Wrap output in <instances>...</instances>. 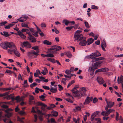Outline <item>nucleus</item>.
<instances>
[{"label":"nucleus","instance_id":"f257e3e1","mask_svg":"<svg viewBox=\"0 0 123 123\" xmlns=\"http://www.w3.org/2000/svg\"><path fill=\"white\" fill-rule=\"evenodd\" d=\"M101 55V54L98 51H97L91 54L90 55L86 56V57L88 58L92 59V61L90 62L92 64V62H94L96 61L104 59V58L103 57L95 58L96 57Z\"/></svg>","mask_w":123,"mask_h":123},{"label":"nucleus","instance_id":"f03ea898","mask_svg":"<svg viewBox=\"0 0 123 123\" xmlns=\"http://www.w3.org/2000/svg\"><path fill=\"white\" fill-rule=\"evenodd\" d=\"M29 96L30 101L29 102V103L30 104H35V105L36 106H42V107H41V108L43 110L44 109L43 108V107H47V105L43 104L41 102H38L37 103H36L35 101H32L34 99V98L33 96L32 95H30Z\"/></svg>","mask_w":123,"mask_h":123},{"label":"nucleus","instance_id":"7ed1b4c3","mask_svg":"<svg viewBox=\"0 0 123 123\" xmlns=\"http://www.w3.org/2000/svg\"><path fill=\"white\" fill-rule=\"evenodd\" d=\"M1 107L6 109L5 111L6 113V114L5 115V116L7 118L9 119L10 117L12 116V113L10 112L9 111H12V109H11L8 108V106L5 105H2L1 106Z\"/></svg>","mask_w":123,"mask_h":123},{"label":"nucleus","instance_id":"20e7f679","mask_svg":"<svg viewBox=\"0 0 123 123\" xmlns=\"http://www.w3.org/2000/svg\"><path fill=\"white\" fill-rule=\"evenodd\" d=\"M95 62L92 64V66L91 67H89V71L92 72L93 73L95 69H97L98 67L100 66V65L102 62L99 61Z\"/></svg>","mask_w":123,"mask_h":123},{"label":"nucleus","instance_id":"39448f33","mask_svg":"<svg viewBox=\"0 0 123 123\" xmlns=\"http://www.w3.org/2000/svg\"><path fill=\"white\" fill-rule=\"evenodd\" d=\"M2 111H0V121L3 120L5 123H13L10 119L6 118V117H5V115L2 117Z\"/></svg>","mask_w":123,"mask_h":123},{"label":"nucleus","instance_id":"423d86ee","mask_svg":"<svg viewBox=\"0 0 123 123\" xmlns=\"http://www.w3.org/2000/svg\"><path fill=\"white\" fill-rule=\"evenodd\" d=\"M82 32V31L80 30H77L76 31L74 35V37L75 38L74 41L77 40V41H79V38L80 37H82V34L80 33Z\"/></svg>","mask_w":123,"mask_h":123},{"label":"nucleus","instance_id":"0eeeda50","mask_svg":"<svg viewBox=\"0 0 123 123\" xmlns=\"http://www.w3.org/2000/svg\"><path fill=\"white\" fill-rule=\"evenodd\" d=\"M86 38L83 36L80 37L79 41H80L79 44L82 46H85L86 44L87 41H86Z\"/></svg>","mask_w":123,"mask_h":123},{"label":"nucleus","instance_id":"6e6552de","mask_svg":"<svg viewBox=\"0 0 123 123\" xmlns=\"http://www.w3.org/2000/svg\"><path fill=\"white\" fill-rule=\"evenodd\" d=\"M61 49V48L60 46H58L54 45L52 46V47L49 49H48V50L50 52H51V51H50L53 50L52 51H53V50H54V53H55L57 51H59Z\"/></svg>","mask_w":123,"mask_h":123},{"label":"nucleus","instance_id":"1a4fd4ad","mask_svg":"<svg viewBox=\"0 0 123 123\" xmlns=\"http://www.w3.org/2000/svg\"><path fill=\"white\" fill-rule=\"evenodd\" d=\"M115 110L113 109H109L107 111H103L101 113V114L104 116H108L111 112H114Z\"/></svg>","mask_w":123,"mask_h":123},{"label":"nucleus","instance_id":"9d476101","mask_svg":"<svg viewBox=\"0 0 123 123\" xmlns=\"http://www.w3.org/2000/svg\"><path fill=\"white\" fill-rule=\"evenodd\" d=\"M72 92L73 94V96H74L78 98L81 97V95L79 93V91L76 89L73 88L72 90Z\"/></svg>","mask_w":123,"mask_h":123},{"label":"nucleus","instance_id":"9b49d317","mask_svg":"<svg viewBox=\"0 0 123 123\" xmlns=\"http://www.w3.org/2000/svg\"><path fill=\"white\" fill-rule=\"evenodd\" d=\"M38 52V51H37V52H36L35 51L33 50L31 51V52H29L28 53V55L29 57H32V55L33 54L35 56H34V57H37V56L39 55Z\"/></svg>","mask_w":123,"mask_h":123},{"label":"nucleus","instance_id":"f8f14e48","mask_svg":"<svg viewBox=\"0 0 123 123\" xmlns=\"http://www.w3.org/2000/svg\"><path fill=\"white\" fill-rule=\"evenodd\" d=\"M22 46L23 47H25L26 48H30L31 47V45L29 42H24L22 44Z\"/></svg>","mask_w":123,"mask_h":123},{"label":"nucleus","instance_id":"ddd939ff","mask_svg":"<svg viewBox=\"0 0 123 123\" xmlns=\"http://www.w3.org/2000/svg\"><path fill=\"white\" fill-rule=\"evenodd\" d=\"M114 102L111 101H109L107 103V105L106 106L105 110L107 111L109 107L111 108L114 105Z\"/></svg>","mask_w":123,"mask_h":123},{"label":"nucleus","instance_id":"4468645a","mask_svg":"<svg viewBox=\"0 0 123 123\" xmlns=\"http://www.w3.org/2000/svg\"><path fill=\"white\" fill-rule=\"evenodd\" d=\"M92 97L90 98L88 96L87 97L83 103L84 104L87 105L89 104L91 101H92Z\"/></svg>","mask_w":123,"mask_h":123},{"label":"nucleus","instance_id":"2eb2a0df","mask_svg":"<svg viewBox=\"0 0 123 123\" xmlns=\"http://www.w3.org/2000/svg\"><path fill=\"white\" fill-rule=\"evenodd\" d=\"M7 42L2 43L0 44V46L2 48L6 50L8 49L7 47Z\"/></svg>","mask_w":123,"mask_h":123},{"label":"nucleus","instance_id":"dca6fc26","mask_svg":"<svg viewBox=\"0 0 123 123\" xmlns=\"http://www.w3.org/2000/svg\"><path fill=\"white\" fill-rule=\"evenodd\" d=\"M7 47L10 49L12 48L13 47H15L16 46L15 44L12 42H7Z\"/></svg>","mask_w":123,"mask_h":123},{"label":"nucleus","instance_id":"f3484780","mask_svg":"<svg viewBox=\"0 0 123 123\" xmlns=\"http://www.w3.org/2000/svg\"><path fill=\"white\" fill-rule=\"evenodd\" d=\"M57 86V85H54V87H53L51 86V89H50V91L53 93H55L57 91L56 88V86Z\"/></svg>","mask_w":123,"mask_h":123},{"label":"nucleus","instance_id":"a211bd4d","mask_svg":"<svg viewBox=\"0 0 123 123\" xmlns=\"http://www.w3.org/2000/svg\"><path fill=\"white\" fill-rule=\"evenodd\" d=\"M86 92V90L85 88L83 87L81 88L80 90V93L81 95V97L82 96H83L85 94Z\"/></svg>","mask_w":123,"mask_h":123},{"label":"nucleus","instance_id":"6ab92c4d","mask_svg":"<svg viewBox=\"0 0 123 123\" xmlns=\"http://www.w3.org/2000/svg\"><path fill=\"white\" fill-rule=\"evenodd\" d=\"M14 96L13 95L11 97V99L12 101H14V100H17V102H19L20 101V96H17L15 98H14Z\"/></svg>","mask_w":123,"mask_h":123},{"label":"nucleus","instance_id":"aec40b11","mask_svg":"<svg viewBox=\"0 0 123 123\" xmlns=\"http://www.w3.org/2000/svg\"><path fill=\"white\" fill-rule=\"evenodd\" d=\"M97 80L100 84H102L104 82V80L101 77H98L97 79Z\"/></svg>","mask_w":123,"mask_h":123},{"label":"nucleus","instance_id":"412c9836","mask_svg":"<svg viewBox=\"0 0 123 123\" xmlns=\"http://www.w3.org/2000/svg\"><path fill=\"white\" fill-rule=\"evenodd\" d=\"M28 38L32 43H34L36 41V38L32 35H30V37H28Z\"/></svg>","mask_w":123,"mask_h":123},{"label":"nucleus","instance_id":"4be33fe9","mask_svg":"<svg viewBox=\"0 0 123 123\" xmlns=\"http://www.w3.org/2000/svg\"><path fill=\"white\" fill-rule=\"evenodd\" d=\"M18 33L16 34V35H18L19 36L22 38L25 39V36L20 31H18Z\"/></svg>","mask_w":123,"mask_h":123},{"label":"nucleus","instance_id":"5701e85b","mask_svg":"<svg viewBox=\"0 0 123 123\" xmlns=\"http://www.w3.org/2000/svg\"><path fill=\"white\" fill-rule=\"evenodd\" d=\"M99 112H100L99 111H97L93 113L91 116V121H92L93 119V118H92V117H96V115H98Z\"/></svg>","mask_w":123,"mask_h":123},{"label":"nucleus","instance_id":"b1692460","mask_svg":"<svg viewBox=\"0 0 123 123\" xmlns=\"http://www.w3.org/2000/svg\"><path fill=\"white\" fill-rule=\"evenodd\" d=\"M94 41L93 39L92 38H90L88 39L87 40V45H89L92 43Z\"/></svg>","mask_w":123,"mask_h":123},{"label":"nucleus","instance_id":"393cba45","mask_svg":"<svg viewBox=\"0 0 123 123\" xmlns=\"http://www.w3.org/2000/svg\"><path fill=\"white\" fill-rule=\"evenodd\" d=\"M65 54L69 58H71L72 56V54L71 52L69 51L65 52Z\"/></svg>","mask_w":123,"mask_h":123},{"label":"nucleus","instance_id":"a878e982","mask_svg":"<svg viewBox=\"0 0 123 123\" xmlns=\"http://www.w3.org/2000/svg\"><path fill=\"white\" fill-rule=\"evenodd\" d=\"M14 95L13 94H11L9 95H7L6 97H4V98H6L7 100H9L11 98V96H12Z\"/></svg>","mask_w":123,"mask_h":123},{"label":"nucleus","instance_id":"bb28decb","mask_svg":"<svg viewBox=\"0 0 123 123\" xmlns=\"http://www.w3.org/2000/svg\"><path fill=\"white\" fill-rule=\"evenodd\" d=\"M43 68L44 70L41 72V73L44 75H45L47 73H48V71L46 68L44 67Z\"/></svg>","mask_w":123,"mask_h":123},{"label":"nucleus","instance_id":"cd10ccee","mask_svg":"<svg viewBox=\"0 0 123 123\" xmlns=\"http://www.w3.org/2000/svg\"><path fill=\"white\" fill-rule=\"evenodd\" d=\"M29 23L28 22H27L26 23H22L21 24V25L22 27H25L27 28H29L27 24Z\"/></svg>","mask_w":123,"mask_h":123},{"label":"nucleus","instance_id":"c85d7f7f","mask_svg":"<svg viewBox=\"0 0 123 123\" xmlns=\"http://www.w3.org/2000/svg\"><path fill=\"white\" fill-rule=\"evenodd\" d=\"M32 49H33L34 50H36V52H37V51H38V53L39 52V50L38 48V47L37 46H35L33 47L32 48Z\"/></svg>","mask_w":123,"mask_h":123},{"label":"nucleus","instance_id":"c756f323","mask_svg":"<svg viewBox=\"0 0 123 123\" xmlns=\"http://www.w3.org/2000/svg\"><path fill=\"white\" fill-rule=\"evenodd\" d=\"M43 43L44 44L47 45H51L52 44L51 42H49L47 40H44L43 42Z\"/></svg>","mask_w":123,"mask_h":123},{"label":"nucleus","instance_id":"7c9ffc66","mask_svg":"<svg viewBox=\"0 0 123 123\" xmlns=\"http://www.w3.org/2000/svg\"><path fill=\"white\" fill-rule=\"evenodd\" d=\"M14 25V24H9L8 25L4 27L5 29H9L12 26Z\"/></svg>","mask_w":123,"mask_h":123},{"label":"nucleus","instance_id":"2f4dec72","mask_svg":"<svg viewBox=\"0 0 123 123\" xmlns=\"http://www.w3.org/2000/svg\"><path fill=\"white\" fill-rule=\"evenodd\" d=\"M14 53L15 55L19 57L20 55L19 53L17 50V48L14 50Z\"/></svg>","mask_w":123,"mask_h":123},{"label":"nucleus","instance_id":"473e14b6","mask_svg":"<svg viewBox=\"0 0 123 123\" xmlns=\"http://www.w3.org/2000/svg\"><path fill=\"white\" fill-rule=\"evenodd\" d=\"M95 117H92V118H93V119L92 121H91L92 122H94V120H95L96 121H97L98 122H101V119L99 118H95Z\"/></svg>","mask_w":123,"mask_h":123},{"label":"nucleus","instance_id":"72a5a7b5","mask_svg":"<svg viewBox=\"0 0 123 123\" xmlns=\"http://www.w3.org/2000/svg\"><path fill=\"white\" fill-rule=\"evenodd\" d=\"M3 36L6 37H7L10 35V34H9L8 32H7L4 31L3 32Z\"/></svg>","mask_w":123,"mask_h":123},{"label":"nucleus","instance_id":"f704fd0d","mask_svg":"<svg viewBox=\"0 0 123 123\" xmlns=\"http://www.w3.org/2000/svg\"><path fill=\"white\" fill-rule=\"evenodd\" d=\"M17 20L19 21L20 22H23L24 21H25L26 20L25 19V20L24 18H23V17H21L19 18Z\"/></svg>","mask_w":123,"mask_h":123},{"label":"nucleus","instance_id":"c9c22d12","mask_svg":"<svg viewBox=\"0 0 123 123\" xmlns=\"http://www.w3.org/2000/svg\"><path fill=\"white\" fill-rule=\"evenodd\" d=\"M40 99L43 101H44L46 100L45 99H44L46 98V96L43 95H42L39 96Z\"/></svg>","mask_w":123,"mask_h":123},{"label":"nucleus","instance_id":"e433bc0d","mask_svg":"<svg viewBox=\"0 0 123 123\" xmlns=\"http://www.w3.org/2000/svg\"><path fill=\"white\" fill-rule=\"evenodd\" d=\"M24 84L25 85H23L24 86V87H26L29 86V85L27 84V80H25L24 81Z\"/></svg>","mask_w":123,"mask_h":123},{"label":"nucleus","instance_id":"4c0bfd02","mask_svg":"<svg viewBox=\"0 0 123 123\" xmlns=\"http://www.w3.org/2000/svg\"><path fill=\"white\" fill-rule=\"evenodd\" d=\"M91 8L92 9H98V6H95V5L91 6Z\"/></svg>","mask_w":123,"mask_h":123},{"label":"nucleus","instance_id":"58836bf2","mask_svg":"<svg viewBox=\"0 0 123 123\" xmlns=\"http://www.w3.org/2000/svg\"><path fill=\"white\" fill-rule=\"evenodd\" d=\"M62 22L66 25H68V20L66 19H64L62 21Z\"/></svg>","mask_w":123,"mask_h":123},{"label":"nucleus","instance_id":"ea45409f","mask_svg":"<svg viewBox=\"0 0 123 123\" xmlns=\"http://www.w3.org/2000/svg\"><path fill=\"white\" fill-rule=\"evenodd\" d=\"M67 80L65 78H63L62 79L61 82L63 83L64 85H65L66 83V81Z\"/></svg>","mask_w":123,"mask_h":123},{"label":"nucleus","instance_id":"a19ab883","mask_svg":"<svg viewBox=\"0 0 123 123\" xmlns=\"http://www.w3.org/2000/svg\"><path fill=\"white\" fill-rule=\"evenodd\" d=\"M84 24L86 27L87 28H90V26L89 24L87 22L85 21L84 22Z\"/></svg>","mask_w":123,"mask_h":123},{"label":"nucleus","instance_id":"79ce46f5","mask_svg":"<svg viewBox=\"0 0 123 123\" xmlns=\"http://www.w3.org/2000/svg\"><path fill=\"white\" fill-rule=\"evenodd\" d=\"M37 85V84L35 82H34L31 84L30 85V87L32 88L34 86Z\"/></svg>","mask_w":123,"mask_h":123},{"label":"nucleus","instance_id":"37998d69","mask_svg":"<svg viewBox=\"0 0 123 123\" xmlns=\"http://www.w3.org/2000/svg\"><path fill=\"white\" fill-rule=\"evenodd\" d=\"M7 21H5L2 22L0 23V26L5 25V24L7 23Z\"/></svg>","mask_w":123,"mask_h":123},{"label":"nucleus","instance_id":"c03bdc74","mask_svg":"<svg viewBox=\"0 0 123 123\" xmlns=\"http://www.w3.org/2000/svg\"><path fill=\"white\" fill-rule=\"evenodd\" d=\"M9 94V92H6L4 93L1 94L2 95V96H6V95Z\"/></svg>","mask_w":123,"mask_h":123},{"label":"nucleus","instance_id":"a18cd8bd","mask_svg":"<svg viewBox=\"0 0 123 123\" xmlns=\"http://www.w3.org/2000/svg\"><path fill=\"white\" fill-rule=\"evenodd\" d=\"M17 48L16 46L15 47H13L12 48L13 49H9V50L10 51L12 52H14V50H16V49Z\"/></svg>","mask_w":123,"mask_h":123},{"label":"nucleus","instance_id":"49530a36","mask_svg":"<svg viewBox=\"0 0 123 123\" xmlns=\"http://www.w3.org/2000/svg\"><path fill=\"white\" fill-rule=\"evenodd\" d=\"M32 76H31V77H30L29 78L28 80L29 82L31 83L33 82V80L32 79Z\"/></svg>","mask_w":123,"mask_h":123},{"label":"nucleus","instance_id":"de8ad7c7","mask_svg":"<svg viewBox=\"0 0 123 123\" xmlns=\"http://www.w3.org/2000/svg\"><path fill=\"white\" fill-rule=\"evenodd\" d=\"M13 72L9 70H6V73L9 74H11Z\"/></svg>","mask_w":123,"mask_h":123},{"label":"nucleus","instance_id":"09e8293b","mask_svg":"<svg viewBox=\"0 0 123 123\" xmlns=\"http://www.w3.org/2000/svg\"><path fill=\"white\" fill-rule=\"evenodd\" d=\"M103 72V70L102 69V68L98 69L97 70H96L95 72V74H96L98 72Z\"/></svg>","mask_w":123,"mask_h":123},{"label":"nucleus","instance_id":"8fccbe9b","mask_svg":"<svg viewBox=\"0 0 123 123\" xmlns=\"http://www.w3.org/2000/svg\"><path fill=\"white\" fill-rule=\"evenodd\" d=\"M74 26H71L70 27H66V29L68 31H70L72 29Z\"/></svg>","mask_w":123,"mask_h":123},{"label":"nucleus","instance_id":"3c124183","mask_svg":"<svg viewBox=\"0 0 123 123\" xmlns=\"http://www.w3.org/2000/svg\"><path fill=\"white\" fill-rule=\"evenodd\" d=\"M42 87L44 89L46 90H50V89L49 86H43Z\"/></svg>","mask_w":123,"mask_h":123},{"label":"nucleus","instance_id":"603ef678","mask_svg":"<svg viewBox=\"0 0 123 123\" xmlns=\"http://www.w3.org/2000/svg\"><path fill=\"white\" fill-rule=\"evenodd\" d=\"M19 113L20 115H23L25 114V112L23 111H21L18 112Z\"/></svg>","mask_w":123,"mask_h":123},{"label":"nucleus","instance_id":"864d4df0","mask_svg":"<svg viewBox=\"0 0 123 123\" xmlns=\"http://www.w3.org/2000/svg\"><path fill=\"white\" fill-rule=\"evenodd\" d=\"M58 115V113L56 111H54L52 114V115L53 116L56 117Z\"/></svg>","mask_w":123,"mask_h":123},{"label":"nucleus","instance_id":"5fc2aeb1","mask_svg":"<svg viewBox=\"0 0 123 123\" xmlns=\"http://www.w3.org/2000/svg\"><path fill=\"white\" fill-rule=\"evenodd\" d=\"M115 57L116 58L118 57H123V54H121L120 55H115Z\"/></svg>","mask_w":123,"mask_h":123},{"label":"nucleus","instance_id":"6e6d98bb","mask_svg":"<svg viewBox=\"0 0 123 123\" xmlns=\"http://www.w3.org/2000/svg\"><path fill=\"white\" fill-rule=\"evenodd\" d=\"M120 81L121 83H122L123 82V76L122 75H121L120 77Z\"/></svg>","mask_w":123,"mask_h":123},{"label":"nucleus","instance_id":"4d7b16f0","mask_svg":"<svg viewBox=\"0 0 123 123\" xmlns=\"http://www.w3.org/2000/svg\"><path fill=\"white\" fill-rule=\"evenodd\" d=\"M65 72L67 74H70L71 72L70 70H66Z\"/></svg>","mask_w":123,"mask_h":123},{"label":"nucleus","instance_id":"13d9d810","mask_svg":"<svg viewBox=\"0 0 123 123\" xmlns=\"http://www.w3.org/2000/svg\"><path fill=\"white\" fill-rule=\"evenodd\" d=\"M98 101V99L96 98H94L93 100V102L94 103H96Z\"/></svg>","mask_w":123,"mask_h":123},{"label":"nucleus","instance_id":"bf43d9fd","mask_svg":"<svg viewBox=\"0 0 123 123\" xmlns=\"http://www.w3.org/2000/svg\"><path fill=\"white\" fill-rule=\"evenodd\" d=\"M39 88L37 87H36L35 88V92L37 93H38L39 92Z\"/></svg>","mask_w":123,"mask_h":123},{"label":"nucleus","instance_id":"052dcab7","mask_svg":"<svg viewBox=\"0 0 123 123\" xmlns=\"http://www.w3.org/2000/svg\"><path fill=\"white\" fill-rule=\"evenodd\" d=\"M102 69L103 70V72H105L106 71H107L108 70V68H102Z\"/></svg>","mask_w":123,"mask_h":123},{"label":"nucleus","instance_id":"680f3d73","mask_svg":"<svg viewBox=\"0 0 123 123\" xmlns=\"http://www.w3.org/2000/svg\"><path fill=\"white\" fill-rule=\"evenodd\" d=\"M57 85L59 87V88L60 89H59V90L60 91H61V90L62 89H63V88L62 87V86L60 85Z\"/></svg>","mask_w":123,"mask_h":123},{"label":"nucleus","instance_id":"e2e57ef3","mask_svg":"<svg viewBox=\"0 0 123 123\" xmlns=\"http://www.w3.org/2000/svg\"><path fill=\"white\" fill-rule=\"evenodd\" d=\"M54 57V56L52 54H48V57Z\"/></svg>","mask_w":123,"mask_h":123},{"label":"nucleus","instance_id":"0e129e2a","mask_svg":"<svg viewBox=\"0 0 123 123\" xmlns=\"http://www.w3.org/2000/svg\"><path fill=\"white\" fill-rule=\"evenodd\" d=\"M75 109L77 111H80L81 110V108L79 106L76 107Z\"/></svg>","mask_w":123,"mask_h":123},{"label":"nucleus","instance_id":"69168bd1","mask_svg":"<svg viewBox=\"0 0 123 123\" xmlns=\"http://www.w3.org/2000/svg\"><path fill=\"white\" fill-rule=\"evenodd\" d=\"M26 32L27 34H28L29 35L28 37H30V35H31L29 31V30L28 29H27V30H26Z\"/></svg>","mask_w":123,"mask_h":123},{"label":"nucleus","instance_id":"338daca9","mask_svg":"<svg viewBox=\"0 0 123 123\" xmlns=\"http://www.w3.org/2000/svg\"><path fill=\"white\" fill-rule=\"evenodd\" d=\"M41 26L42 27H46V25L45 23H43L41 24Z\"/></svg>","mask_w":123,"mask_h":123},{"label":"nucleus","instance_id":"774afa93","mask_svg":"<svg viewBox=\"0 0 123 123\" xmlns=\"http://www.w3.org/2000/svg\"><path fill=\"white\" fill-rule=\"evenodd\" d=\"M66 100L69 102L73 103V102L69 98L66 99Z\"/></svg>","mask_w":123,"mask_h":123}]
</instances>
